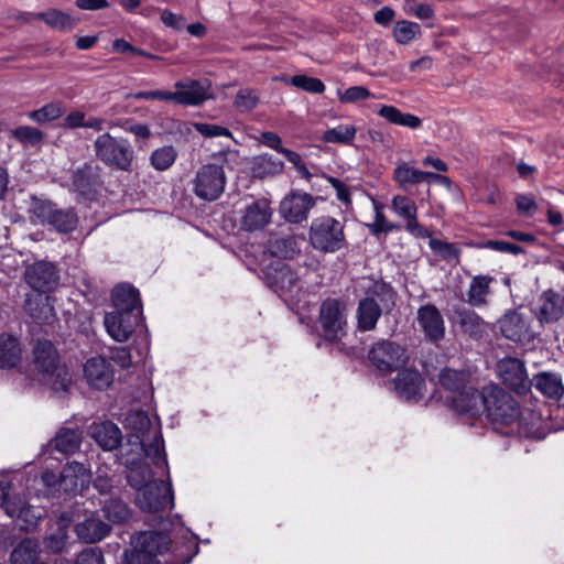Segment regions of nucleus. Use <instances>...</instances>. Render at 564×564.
Listing matches in <instances>:
<instances>
[{
    "label": "nucleus",
    "mask_w": 564,
    "mask_h": 564,
    "mask_svg": "<svg viewBox=\"0 0 564 564\" xmlns=\"http://www.w3.org/2000/svg\"><path fill=\"white\" fill-rule=\"evenodd\" d=\"M424 175L421 170L413 169L406 163L397 166L393 171V180L402 189L421 183V176Z\"/></svg>",
    "instance_id": "3c124183"
},
{
    "label": "nucleus",
    "mask_w": 564,
    "mask_h": 564,
    "mask_svg": "<svg viewBox=\"0 0 564 564\" xmlns=\"http://www.w3.org/2000/svg\"><path fill=\"white\" fill-rule=\"evenodd\" d=\"M268 250L273 257L292 259L300 252L296 238L293 235H274L268 240Z\"/></svg>",
    "instance_id": "c9c22d12"
},
{
    "label": "nucleus",
    "mask_w": 564,
    "mask_h": 564,
    "mask_svg": "<svg viewBox=\"0 0 564 564\" xmlns=\"http://www.w3.org/2000/svg\"><path fill=\"white\" fill-rule=\"evenodd\" d=\"M65 113V106L61 101H53L29 113V118L39 124H44L61 118Z\"/></svg>",
    "instance_id": "de8ad7c7"
},
{
    "label": "nucleus",
    "mask_w": 564,
    "mask_h": 564,
    "mask_svg": "<svg viewBox=\"0 0 564 564\" xmlns=\"http://www.w3.org/2000/svg\"><path fill=\"white\" fill-rule=\"evenodd\" d=\"M115 311L142 314L139 291L130 284H120L112 290Z\"/></svg>",
    "instance_id": "c85d7f7f"
},
{
    "label": "nucleus",
    "mask_w": 564,
    "mask_h": 564,
    "mask_svg": "<svg viewBox=\"0 0 564 564\" xmlns=\"http://www.w3.org/2000/svg\"><path fill=\"white\" fill-rule=\"evenodd\" d=\"M394 390L401 399L419 401L423 398L424 379L417 370L404 369L393 380Z\"/></svg>",
    "instance_id": "412c9836"
},
{
    "label": "nucleus",
    "mask_w": 564,
    "mask_h": 564,
    "mask_svg": "<svg viewBox=\"0 0 564 564\" xmlns=\"http://www.w3.org/2000/svg\"><path fill=\"white\" fill-rule=\"evenodd\" d=\"M499 329L503 337L516 343L531 339L530 326L524 316L516 311H508L499 321Z\"/></svg>",
    "instance_id": "4be33fe9"
},
{
    "label": "nucleus",
    "mask_w": 564,
    "mask_h": 564,
    "mask_svg": "<svg viewBox=\"0 0 564 564\" xmlns=\"http://www.w3.org/2000/svg\"><path fill=\"white\" fill-rule=\"evenodd\" d=\"M84 376L87 382L96 389L108 388L113 380V371L104 357H93L84 366Z\"/></svg>",
    "instance_id": "b1692460"
},
{
    "label": "nucleus",
    "mask_w": 564,
    "mask_h": 564,
    "mask_svg": "<svg viewBox=\"0 0 564 564\" xmlns=\"http://www.w3.org/2000/svg\"><path fill=\"white\" fill-rule=\"evenodd\" d=\"M69 522L70 518L67 514L63 513L59 517L56 532L47 535L44 539V546L47 551L52 553H59L64 550L67 543L66 528L68 527Z\"/></svg>",
    "instance_id": "c03bdc74"
},
{
    "label": "nucleus",
    "mask_w": 564,
    "mask_h": 564,
    "mask_svg": "<svg viewBox=\"0 0 564 564\" xmlns=\"http://www.w3.org/2000/svg\"><path fill=\"white\" fill-rule=\"evenodd\" d=\"M101 169L93 163H85L73 173V186L83 195H89L101 184Z\"/></svg>",
    "instance_id": "c756f323"
},
{
    "label": "nucleus",
    "mask_w": 564,
    "mask_h": 564,
    "mask_svg": "<svg viewBox=\"0 0 564 564\" xmlns=\"http://www.w3.org/2000/svg\"><path fill=\"white\" fill-rule=\"evenodd\" d=\"M536 318L540 324L558 322L564 316V296L549 289L540 295Z\"/></svg>",
    "instance_id": "5701e85b"
},
{
    "label": "nucleus",
    "mask_w": 564,
    "mask_h": 564,
    "mask_svg": "<svg viewBox=\"0 0 564 564\" xmlns=\"http://www.w3.org/2000/svg\"><path fill=\"white\" fill-rule=\"evenodd\" d=\"M271 218L270 203L267 199H258L247 205L241 212L239 228L247 232L262 230L270 224Z\"/></svg>",
    "instance_id": "dca6fc26"
},
{
    "label": "nucleus",
    "mask_w": 564,
    "mask_h": 564,
    "mask_svg": "<svg viewBox=\"0 0 564 564\" xmlns=\"http://www.w3.org/2000/svg\"><path fill=\"white\" fill-rule=\"evenodd\" d=\"M28 316L39 325H51L56 315L50 297L44 294L28 295L24 304Z\"/></svg>",
    "instance_id": "393cba45"
},
{
    "label": "nucleus",
    "mask_w": 564,
    "mask_h": 564,
    "mask_svg": "<svg viewBox=\"0 0 564 564\" xmlns=\"http://www.w3.org/2000/svg\"><path fill=\"white\" fill-rule=\"evenodd\" d=\"M30 210L42 221H46L54 227L58 232L68 234L77 228L78 216L74 208L58 209L50 200L33 197Z\"/></svg>",
    "instance_id": "9d476101"
},
{
    "label": "nucleus",
    "mask_w": 564,
    "mask_h": 564,
    "mask_svg": "<svg viewBox=\"0 0 564 564\" xmlns=\"http://www.w3.org/2000/svg\"><path fill=\"white\" fill-rule=\"evenodd\" d=\"M176 156L177 153L175 149L167 145L153 151L150 161L155 170L165 171L174 163Z\"/></svg>",
    "instance_id": "6e6d98bb"
},
{
    "label": "nucleus",
    "mask_w": 564,
    "mask_h": 564,
    "mask_svg": "<svg viewBox=\"0 0 564 564\" xmlns=\"http://www.w3.org/2000/svg\"><path fill=\"white\" fill-rule=\"evenodd\" d=\"M104 516L112 523H123L131 517V510L128 505L119 498H110L105 501L102 507Z\"/></svg>",
    "instance_id": "a18cd8bd"
},
{
    "label": "nucleus",
    "mask_w": 564,
    "mask_h": 564,
    "mask_svg": "<svg viewBox=\"0 0 564 564\" xmlns=\"http://www.w3.org/2000/svg\"><path fill=\"white\" fill-rule=\"evenodd\" d=\"M371 97V93L364 86H352L339 95L343 104L356 102Z\"/></svg>",
    "instance_id": "0e129e2a"
},
{
    "label": "nucleus",
    "mask_w": 564,
    "mask_h": 564,
    "mask_svg": "<svg viewBox=\"0 0 564 564\" xmlns=\"http://www.w3.org/2000/svg\"><path fill=\"white\" fill-rule=\"evenodd\" d=\"M357 129L355 126L340 124L336 128L328 129L323 134V141L328 143H350L356 135Z\"/></svg>",
    "instance_id": "864d4df0"
},
{
    "label": "nucleus",
    "mask_w": 564,
    "mask_h": 564,
    "mask_svg": "<svg viewBox=\"0 0 564 564\" xmlns=\"http://www.w3.org/2000/svg\"><path fill=\"white\" fill-rule=\"evenodd\" d=\"M119 128L133 134L137 139L148 140L152 137L150 127L145 123L135 122L132 119H112L108 121V129Z\"/></svg>",
    "instance_id": "8fccbe9b"
},
{
    "label": "nucleus",
    "mask_w": 564,
    "mask_h": 564,
    "mask_svg": "<svg viewBox=\"0 0 564 564\" xmlns=\"http://www.w3.org/2000/svg\"><path fill=\"white\" fill-rule=\"evenodd\" d=\"M496 373L510 391L525 395L532 388L525 362L517 357H503L496 364Z\"/></svg>",
    "instance_id": "1a4fd4ad"
},
{
    "label": "nucleus",
    "mask_w": 564,
    "mask_h": 564,
    "mask_svg": "<svg viewBox=\"0 0 564 564\" xmlns=\"http://www.w3.org/2000/svg\"><path fill=\"white\" fill-rule=\"evenodd\" d=\"M11 137L25 147H36L44 140V133L31 126H20L11 131Z\"/></svg>",
    "instance_id": "603ef678"
},
{
    "label": "nucleus",
    "mask_w": 564,
    "mask_h": 564,
    "mask_svg": "<svg viewBox=\"0 0 564 564\" xmlns=\"http://www.w3.org/2000/svg\"><path fill=\"white\" fill-rule=\"evenodd\" d=\"M24 280L37 294H46L58 286L59 274L52 262L37 261L25 269Z\"/></svg>",
    "instance_id": "ddd939ff"
},
{
    "label": "nucleus",
    "mask_w": 564,
    "mask_h": 564,
    "mask_svg": "<svg viewBox=\"0 0 564 564\" xmlns=\"http://www.w3.org/2000/svg\"><path fill=\"white\" fill-rule=\"evenodd\" d=\"M93 437L104 449L112 451L121 443V431L115 423L106 421L94 425Z\"/></svg>",
    "instance_id": "f704fd0d"
},
{
    "label": "nucleus",
    "mask_w": 564,
    "mask_h": 564,
    "mask_svg": "<svg viewBox=\"0 0 564 564\" xmlns=\"http://www.w3.org/2000/svg\"><path fill=\"white\" fill-rule=\"evenodd\" d=\"M36 19L59 31H69L78 23V20L70 14L56 9L40 12L36 14Z\"/></svg>",
    "instance_id": "79ce46f5"
},
{
    "label": "nucleus",
    "mask_w": 564,
    "mask_h": 564,
    "mask_svg": "<svg viewBox=\"0 0 564 564\" xmlns=\"http://www.w3.org/2000/svg\"><path fill=\"white\" fill-rule=\"evenodd\" d=\"M175 91H169V101L184 106H199L213 98L212 83L207 78L185 79L175 83Z\"/></svg>",
    "instance_id": "9b49d317"
},
{
    "label": "nucleus",
    "mask_w": 564,
    "mask_h": 564,
    "mask_svg": "<svg viewBox=\"0 0 564 564\" xmlns=\"http://www.w3.org/2000/svg\"><path fill=\"white\" fill-rule=\"evenodd\" d=\"M111 531V527L99 518L90 517L75 527L77 536L86 543H97L105 539Z\"/></svg>",
    "instance_id": "2f4dec72"
},
{
    "label": "nucleus",
    "mask_w": 564,
    "mask_h": 564,
    "mask_svg": "<svg viewBox=\"0 0 564 564\" xmlns=\"http://www.w3.org/2000/svg\"><path fill=\"white\" fill-rule=\"evenodd\" d=\"M171 546L167 534L158 531H142L131 536V549L123 553V564H161L158 556Z\"/></svg>",
    "instance_id": "20e7f679"
},
{
    "label": "nucleus",
    "mask_w": 564,
    "mask_h": 564,
    "mask_svg": "<svg viewBox=\"0 0 564 564\" xmlns=\"http://www.w3.org/2000/svg\"><path fill=\"white\" fill-rule=\"evenodd\" d=\"M141 316L140 313L113 311L106 314L104 324L115 340L123 343L130 338Z\"/></svg>",
    "instance_id": "2eb2a0df"
},
{
    "label": "nucleus",
    "mask_w": 564,
    "mask_h": 564,
    "mask_svg": "<svg viewBox=\"0 0 564 564\" xmlns=\"http://www.w3.org/2000/svg\"><path fill=\"white\" fill-rule=\"evenodd\" d=\"M487 397L485 412L496 423L510 425L518 424V432L524 436H533L534 429L528 423V416L533 417L530 411H522L519 402L502 387L491 383L485 386Z\"/></svg>",
    "instance_id": "f257e3e1"
},
{
    "label": "nucleus",
    "mask_w": 564,
    "mask_h": 564,
    "mask_svg": "<svg viewBox=\"0 0 564 564\" xmlns=\"http://www.w3.org/2000/svg\"><path fill=\"white\" fill-rule=\"evenodd\" d=\"M284 170V163L281 160L274 159L269 154H261L254 156L251 163L252 175L257 178H265L281 174Z\"/></svg>",
    "instance_id": "58836bf2"
},
{
    "label": "nucleus",
    "mask_w": 564,
    "mask_h": 564,
    "mask_svg": "<svg viewBox=\"0 0 564 564\" xmlns=\"http://www.w3.org/2000/svg\"><path fill=\"white\" fill-rule=\"evenodd\" d=\"M315 206V198L305 192L292 191L280 204L281 215L292 224L306 220L310 210Z\"/></svg>",
    "instance_id": "4468645a"
},
{
    "label": "nucleus",
    "mask_w": 564,
    "mask_h": 564,
    "mask_svg": "<svg viewBox=\"0 0 564 564\" xmlns=\"http://www.w3.org/2000/svg\"><path fill=\"white\" fill-rule=\"evenodd\" d=\"M299 281L297 274L284 263L272 267L265 274V283L275 293L290 291Z\"/></svg>",
    "instance_id": "7c9ffc66"
},
{
    "label": "nucleus",
    "mask_w": 564,
    "mask_h": 564,
    "mask_svg": "<svg viewBox=\"0 0 564 564\" xmlns=\"http://www.w3.org/2000/svg\"><path fill=\"white\" fill-rule=\"evenodd\" d=\"M494 281L488 275L474 276L467 292V302L471 306H482L487 304V296L490 293V283Z\"/></svg>",
    "instance_id": "a19ab883"
},
{
    "label": "nucleus",
    "mask_w": 564,
    "mask_h": 564,
    "mask_svg": "<svg viewBox=\"0 0 564 564\" xmlns=\"http://www.w3.org/2000/svg\"><path fill=\"white\" fill-rule=\"evenodd\" d=\"M126 425L131 429L138 438L151 434L155 427L144 411H131L126 416Z\"/></svg>",
    "instance_id": "09e8293b"
},
{
    "label": "nucleus",
    "mask_w": 564,
    "mask_h": 564,
    "mask_svg": "<svg viewBox=\"0 0 564 564\" xmlns=\"http://www.w3.org/2000/svg\"><path fill=\"white\" fill-rule=\"evenodd\" d=\"M370 293L377 296L382 303L386 313H390L395 306V292L392 286L386 282H375L370 289Z\"/></svg>",
    "instance_id": "5fc2aeb1"
},
{
    "label": "nucleus",
    "mask_w": 564,
    "mask_h": 564,
    "mask_svg": "<svg viewBox=\"0 0 564 564\" xmlns=\"http://www.w3.org/2000/svg\"><path fill=\"white\" fill-rule=\"evenodd\" d=\"M288 83L311 94H323L325 91V85L321 79L303 74L292 76Z\"/></svg>",
    "instance_id": "4d7b16f0"
},
{
    "label": "nucleus",
    "mask_w": 564,
    "mask_h": 564,
    "mask_svg": "<svg viewBox=\"0 0 564 564\" xmlns=\"http://www.w3.org/2000/svg\"><path fill=\"white\" fill-rule=\"evenodd\" d=\"M161 21L164 25L181 31L184 28L185 19L183 15L175 14L170 10H163L161 13Z\"/></svg>",
    "instance_id": "774afa93"
},
{
    "label": "nucleus",
    "mask_w": 564,
    "mask_h": 564,
    "mask_svg": "<svg viewBox=\"0 0 564 564\" xmlns=\"http://www.w3.org/2000/svg\"><path fill=\"white\" fill-rule=\"evenodd\" d=\"M318 323L322 336L332 343L340 341L347 335V307L338 299H326L319 307Z\"/></svg>",
    "instance_id": "0eeeda50"
},
{
    "label": "nucleus",
    "mask_w": 564,
    "mask_h": 564,
    "mask_svg": "<svg viewBox=\"0 0 564 564\" xmlns=\"http://www.w3.org/2000/svg\"><path fill=\"white\" fill-rule=\"evenodd\" d=\"M438 383L453 395L458 394L471 384V375L467 370L443 369L438 375Z\"/></svg>",
    "instance_id": "72a5a7b5"
},
{
    "label": "nucleus",
    "mask_w": 564,
    "mask_h": 564,
    "mask_svg": "<svg viewBox=\"0 0 564 564\" xmlns=\"http://www.w3.org/2000/svg\"><path fill=\"white\" fill-rule=\"evenodd\" d=\"M486 400L485 387L478 390L473 384H469L458 394L453 395L452 404L459 413L478 416L485 412Z\"/></svg>",
    "instance_id": "aec40b11"
},
{
    "label": "nucleus",
    "mask_w": 564,
    "mask_h": 564,
    "mask_svg": "<svg viewBox=\"0 0 564 564\" xmlns=\"http://www.w3.org/2000/svg\"><path fill=\"white\" fill-rule=\"evenodd\" d=\"M109 358L121 368H128L131 366V354L127 347H110Z\"/></svg>",
    "instance_id": "338daca9"
},
{
    "label": "nucleus",
    "mask_w": 564,
    "mask_h": 564,
    "mask_svg": "<svg viewBox=\"0 0 564 564\" xmlns=\"http://www.w3.org/2000/svg\"><path fill=\"white\" fill-rule=\"evenodd\" d=\"M384 308L372 296H366L358 303L356 310L357 328L360 332H371L377 327V323Z\"/></svg>",
    "instance_id": "a878e982"
},
{
    "label": "nucleus",
    "mask_w": 564,
    "mask_h": 564,
    "mask_svg": "<svg viewBox=\"0 0 564 564\" xmlns=\"http://www.w3.org/2000/svg\"><path fill=\"white\" fill-rule=\"evenodd\" d=\"M194 194L206 202H214L224 193L226 175L223 165L207 163L202 165L193 180Z\"/></svg>",
    "instance_id": "6e6552de"
},
{
    "label": "nucleus",
    "mask_w": 564,
    "mask_h": 564,
    "mask_svg": "<svg viewBox=\"0 0 564 564\" xmlns=\"http://www.w3.org/2000/svg\"><path fill=\"white\" fill-rule=\"evenodd\" d=\"M378 115L386 119L389 123L406 127L410 129H419L422 126V120L408 112H402L394 106L383 105L378 110Z\"/></svg>",
    "instance_id": "ea45409f"
},
{
    "label": "nucleus",
    "mask_w": 564,
    "mask_h": 564,
    "mask_svg": "<svg viewBox=\"0 0 564 564\" xmlns=\"http://www.w3.org/2000/svg\"><path fill=\"white\" fill-rule=\"evenodd\" d=\"M259 102V94L254 89H240L234 101L235 107L241 111H251Z\"/></svg>",
    "instance_id": "bf43d9fd"
},
{
    "label": "nucleus",
    "mask_w": 564,
    "mask_h": 564,
    "mask_svg": "<svg viewBox=\"0 0 564 564\" xmlns=\"http://www.w3.org/2000/svg\"><path fill=\"white\" fill-rule=\"evenodd\" d=\"M532 386L545 398L561 400L564 397L562 376L552 371H541L531 379Z\"/></svg>",
    "instance_id": "cd10ccee"
},
{
    "label": "nucleus",
    "mask_w": 564,
    "mask_h": 564,
    "mask_svg": "<svg viewBox=\"0 0 564 564\" xmlns=\"http://www.w3.org/2000/svg\"><path fill=\"white\" fill-rule=\"evenodd\" d=\"M195 130L205 138L227 137L232 138L231 131L226 128L214 123L196 122L194 123Z\"/></svg>",
    "instance_id": "052dcab7"
},
{
    "label": "nucleus",
    "mask_w": 564,
    "mask_h": 564,
    "mask_svg": "<svg viewBox=\"0 0 564 564\" xmlns=\"http://www.w3.org/2000/svg\"><path fill=\"white\" fill-rule=\"evenodd\" d=\"M368 360L379 372L389 375L403 368L409 361V355L402 345L389 339H381L369 349Z\"/></svg>",
    "instance_id": "423d86ee"
},
{
    "label": "nucleus",
    "mask_w": 564,
    "mask_h": 564,
    "mask_svg": "<svg viewBox=\"0 0 564 564\" xmlns=\"http://www.w3.org/2000/svg\"><path fill=\"white\" fill-rule=\"evenodd\" d=\"M482 247L500 252L512 253L516 256L524 252L522 247L502 240H487L484 242Z\"/></svg>",
    "instance_id": "69168bd1"
},
{
    "label": "nucleus",
    "mask_w": 564,
    "mask_h": 564,
    "mask_svg": "<svg viewBox=\"0 0 564 564\" xmlns=\"http://www.w3.org/2000/svg\"><path fill=\"white\" fill-rule=\"evenodd\" d=\"M35 369L54 392H66L72 383L68 369L61 364L59 355L50 340H39L33 349Z\"/></svg>",
    "instance_id": "f03ea898"
},
{
    "label": "nucleus",
    "mask_w": 564,
    "mask_h": 564,
    "mask_svg": "<svg viewBox=\"0 0 564 564\" xmlns=\"http://www.w3.org/2000/svg\"><path fill=\"white\" fill-rule=\"evenodd\" d=\"M430 248L445 259H458L460 254L459 249L454 243L438 239H431Z\"/></svg>",
    "instance_id": "680f3d73"
},
{
    "label": "nucleus",
    "mask_w": 564,
    "mask_h": 564,
    "mask_svg": "<svg viewBox=\"0 0 564 564\" xmlns=\"http://www.w3.org/2000/svg\"><path fill=\"white\" fill-rule=\"evenodd\" d=\"M140 444L147 457H150L156 466L166 465L163 437L158 429L151 434L140 438Z\"/></svg>",
    "instance_id": "4c0bfd02"
},
{
    "label": "nucleus",
    "mask_w": 564,
    "mask_h": 564,
    "mask_svg": "<svg viewBox=\"0 0 564 564\" xmlns=\"http://www.w3.org/2000/svg\"><path fill=\"white\" fill-rule=\"evenodd\" d=\"M455 318L460 332L474 340L481 339L488 332V323L471 310H456Z\"/></svg>",
    "instance_id": "bb28decb"
},
{
    "label": "nucleus",
    "mask_w": 564,
    "mask_h": 564,
    "mask_svg": "<svg viewBox=\"0 0 564 564\" xmlns=\"http://www.w3.org/2000/svg\"><path fill=\"white\" fill-rule=\"evenodd\" d=\"M75 564H105L102 551L97 546H91L78 553Z\"/></svg>",
    "instance_id": "e2e57ef3"
},
{
    "label": "nucleus",
    "mask_w": 564,
    "mask_h": 564,
    "mask_svg": "<svg viewBox=\"0 0 564 564\" xmlns=\"http://www.w3.org/2000/svg\"><path fill=\"white\" fill-rule=\"evenodd\" d=\"M137 506L145 512L155 513L173 506L171 486L163 480H153L135 496Z\"/></svg>",
    "instance_id": "f8f14e48"
},
{
    "label": "nucleus",
    "mask_w": 564,
    "mask_h": 564,
    "mask_svg": "<svg viewBox=\"0 0 564 564\" xmlns=\"http://www.w3.org/2000/svg\"><path fill=\"white\" fill-rule=\"evenodd\" d=\"M90 469L76 460L67 463L59 473V489L66 494L77 495L89 484Z\"/></svg>",
    "instance_id": "f3484780"
},
{
    "label": "nucleus",
    "mask_w": 564,
    "mask_h": 564,
    "mask_svg": "<svg viewBox=\"0 0 564 564\" xmlns=\"http://www.w3.org/2000/svg\"><path fill=\"white\" fill-rule=\"evenodd\" d=\"M11 564H44L40 542L32 538L23 539L11 552Z\"/></svg>",
    "instance_id": "473e14b6"
},
{
    "label": "nucleus",
    "mask_w": 564,
    "mask_h": 564,
    "mask_svg": "<svg viewBox=\"0 0 564 564\" xmlns=\"http://www.w3.org/2000/svg\"><path fill=\"white\" fill-rule=\"evenodd\" d=\"M94 151L95 156L110 169L127 173H131L134 169L135 153L126 138L104 132L94 141Z\"/></svg>",
    "instance_id": "7ed1b4c3"
},
{
    "label": "nucleus",
    "mask_w": 564,
    "mask_h": 564,
    "mask_svg": "<svg viewBox=\"0 0 564 564\" xmlns=\"http://www.w3.org/2000/svg\"><path fill=\"white\" fill-rule=\"evenodd\" d=\"M152 470L151 468L142 462L131 463L128 467L127 471V481L128 484L140 491L142 488H145L152 480Z\"/></svg>",
    "instance_id": "49530a36"
},
{
    "label": "nucleus",
    "mask_w": 564,
    "mask_h": 564,
    "mask_svg": "<svg viewBox=\"0 0 564 564\" xmlns=\"http://www.w3.org/2000/svg\"><path fill=\"white\" fill-rule=\"evenodd\" d=\"M22 349L19 340L9 335H0V368H14L21 361Z\"/></svg>",
    "instance_id": "e433bc0d"
},
{
    "label": "nucleus",
    "mask_w": 564,
    "mask_h": 564,
    "mask_svg": "<svg viewBox=\"0 0 564 564\" xmlns=\"http://www.w3.org/2000/svg\"><path fill=\"white\" fill-rule=\"evenodd\" d=\"M417 323L425 337L432 343L442 340L445 336L444 318L434 304L422 305L417 310Z\"/></svg>",
    "instance_id": "6ab92c4d"
},
{
    "label": "nucleus",
    "mask_w": 564,
    "mask_h": 564,
    "mask_svg": "<svg viewBox=\"0 0 564 564\" xmlns=\"http://www.w3.org/2000/svg\"><path fill=\"white\" fill-rule=\"evenodd\" d=\"M421 33V26L415 22L399 21L393 29V36L400 44H408Z\"/></svg>",
    "instance_id": "13d9d810"
},
{
    "label": "nucleus",
    "mask_w": 564,
    "mask_h": 564,
    "mask_svg": "<svg viewBox=\"0 0 564 564\" xmlns=\"http://www.w3.org/2000/svg\"><path fill=\"white\" fill-rule=\"evenodd\" d=\"M391 207L405 221V229L416 238H430L431 232L417 221V207L413 199L406 196H394Z\"/></svg>",
    "instance_id": "a211bd4d"
},
{
    "label": "nucleus",
    "mask_w": 564,
    "mask_h": 564,
    "mask_svg": "<svg viewBox=\"0 0 564 564\" xmlns=\"http://www.w3.org/2000/svg\"><path fill=\"white\" fill-rule=\"evenodd\" d=\"M344 229V224L330 216L315 218L308 231L310 243L319 252L334 253L347 246Z\"/></svg>",
    "instance_id": "39448f33"
},
{
    "label": "nucleus",
    "mask_w": 564,
    "mask_h": 564,
    "mask_svg": "<svg viewBox=\"0 0 564 564\" xmlns=\"http://www.w3.org/2000/svg\"><path fill=\"white\" fill-rule=\"evenodd\" d=\"M82 442V432L78 429H62L53 440L54 448L63 454L75 453Z\"/></svg>",
    "instance_id": "37998d69"
}]
</instances>
